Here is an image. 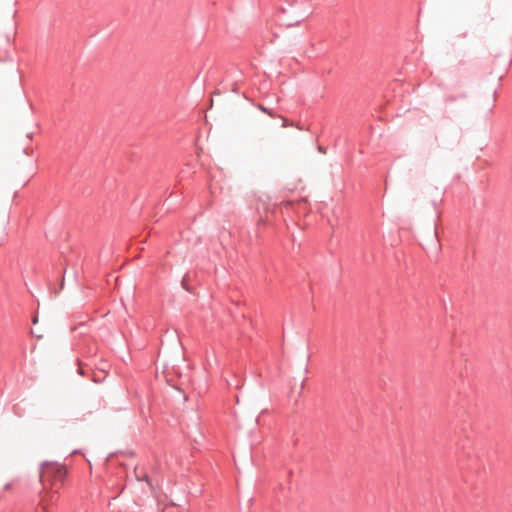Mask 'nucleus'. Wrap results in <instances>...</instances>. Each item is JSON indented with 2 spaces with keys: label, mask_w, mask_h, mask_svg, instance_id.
I'll return each mask as SVG.
<instances>
[{
  "label": "nucleus",
  "mask_w": 512,
  "mask_h": 512,
  "mask_svg": "<svg viewBox=\"0 0 512 512\" xmlns=\"http://www.w3.org/2000/svg\"><path fill=\"white\" fill-rule=\"evenodd\" d=\"M302 3H292L286 8H281L276 17V21L280 27H294L299 26L311 14L309 7H303Z\"/></svg>",
  "instance_id": "obj_1"
},
{
  "label": "nucleus",
  "mask_w": 512,
  "mask_h": 512,
  "mask_svg": "<svg viewBox=\"0 0 512 512\" xmlns=\"http://www.w3.org/2000/svg\"><path fill=\"white\" fill-rule=\"evenodd\" d=\"M420 245L427 254L437 256L441 251V243L437 232L435 221L430 222L420 230Z\"/></svg>",
  "instance_id": "obj_2"
},
{
  "label": "nucleus",
  "mask_w": 512,
  "mask_h": 512,
  "mask_svg": "<svg viewBox=\"0 0 512 512\" xmlns=\"http://www.w3.org/2000/svg\"><path fill=\"white\" fill-rule=\"evenodd\" d=\"M42 470L41 476L48 475L51 476L54 481L59 482H63L68 473L65 466L48 462L42 464Z\"/></svg>",
  "instance_id": "obj_3"
},
{
  "label": "nucleus",
  "mask_w": 512,
  "mask_h": 512,
  "mask_svg": "<svg viewBox=\"0 0 512 512\" xmlns=\"http://www.w3.org/2000/svg\"><path fill=\"white\" fill-rule=\"evenodd\" d=\"M310 356L308 354L307 348L303 347L302 352L299 358V380L301 381V388L304 385L306 377L303 376L308 372V363Z\"/></svg>",
  "instance_id": "obj_4"
},
{
  "label": "nucleus",
  "mask_w": 512,
  "mask_h": 512,
  "mask_svg": "<svg viewBox=\"0 0 512 512\" xmlns=\"http://www.w3.org/2000/svg\"><path fill=\"white\" fill-rule=\"evenodd\" d=\"M496 94H497V90L494 89L492 92H491V98L486 106V109L488 112H492L493 108L495 107V102H496Z\"/></svg>",
  "instance_id": "obj_5"
},
{
  "label": "nucleus",
  "mask_w": 512,
  "mask_h": 512,
  "mask_svg": "<svg viewBox=\"0 0 512 512\" xmlns=\"http://www.w3.org/2000/svg\"><path fill=\"white\" fill-rule=\"evenodd\" d=\"M188 280H189V274L187 273V274L183 277V279H182V281H181V285H182L183 289H185L187 292H189V293H194V289H193V287H191V286L188 284Z\"/></svg>",
  "instance_id": "obj_6"
},
{
  "label": "nucleus",
  "mask_w": 512,
  "mask_h": 512,
  "mask_svg": "<svg viewBox=\"0 0 512 512\" xmlns=\"http://www.w3.org/2000/svg\"><path fill=\"white\" fill-rule=\"evenodd\" d=\"M258 108H259L262 112L267 113L268 115H270L271 117H274V116H275V114L272 112V110H270V109L266 108V107H265V106H263L262 104H259V105H258Z\"/></svg>",
  "instance_id": "obj_7"
},
{
  "label": "nucleus",
  "mask_w": 512,
  "mask_h": 512,
  "mask_svg": "<svg viewBox=\"0 0 512 512\" xmlns=\"http://www.w3.org/2000/svg\"><path fill=\"white\" fill-rule=\"evenodd\" d=\"M77 364H78V373L82 376L85 375V371L83 369V365H82V362L80 359H77Z\"/></svg>",
  "instance_id": "obj_8"
},
{
  "label": "nucleus",
  "mask_w": 512,
  "mask_h": 512,
  "mask_svg": "<svg viewBox=\"0 0 512 512\" xmlns=\"http://www.w3.org/2000/svg\"><path fill=\"white\" fill-rule=\"evenodd\" d=\"M7 58H8V53H7V51L5 50V51H3V53L0 55V61H5V60H7Z\"/></svg>",
  "instance_id": "obj_9"
},
{
  "label": "nucleus",
  "mask_w": 512,
  "mask_h": 512,
  "mask_svg": "<svg viewBox=\"0 0 512 512\" xmlns=\"http://www.w3.org/2000/svg\"><path fill=\"white\" fill-rule=\"evenodd\" d=\"M266 223V219L262 216L259 217V219L257 220V224L258 225H264Z\"/></svg>",
  "instance_id": "obj_10"
},
{
  "label": "nucleus",
  "mask_w": 512,
  "mask_h": 512,
  "mask_svg": "<svg viewBox=\"0 0 512 512\" xmlns=\"http://www.w3.org/2000/svg\"><path fill=\"white\" fill-rule=\"evenodd\" d=\"M302 40V37L296 36L295 39L293 40V43L296 44L297 42H301Z\"/></svg>",
  "instance_id": "obj_11"
},
{
  "label": "nucleus",
  "mask_w": 512,
  "mask_h": 512,
  "mask_svg": "<svg viewBox=\"0 0 512 512\" xmlns=\"http://www.w3.org/2000/svg\"><path fill=\"white\" fill-rule=\"evenodd\" d=\"M289 125L288 119L283 118V126L286 127Z\"/></svg>",
  "instance_id": "obj_12"
},
{
  "label": "nucleus",
  "mask_w": 512,
  "mask_h": 512,
  "mask_svg": "<svg viewBox=\"0 0 512 512\" xmlns=\"http://www.w3.org/2000/svg\"><path fill=\"white\" fill-rule=\"evenodd\" d=\"M241 319L244 321V322H248L249 324H251V321H248L245 317L244 314H241Z\"/></svg>",
  "instance_id": "obj_13"
},
{
  "label": "nucleus",
  "mask_w": 512,
  "mask_h": 512,
  "mask_svg": "<svg viewBox=\"0 0 512 512\" xmlns=\"http://www.w3.org/2000/svg\"><path fill=\"white\" fill-rule=\"evenodd\" d=\"M37 321H38V316H37V315H35V316L33 317V319H32V322H33V324H36V323H37Z\"/></svg>",
  "instance_id": "obj_14"
},
{
  "label": "nucleus",
  "mask_w": 512,
  "mask_h": 512,
  "mask_svg": "<svg viewBox=\"0 0 512 512\" xmlns=\"http://www.w3.org/2000/svg\"><path fill=\"white\" fill-rule=\"evenodd\" d=\"M11 488V483H7L5 486H4V490H9Z\"/></svg>",
  "instance_id": "obj_15"
},
{
  "label": "nucleus",
  "mask_w": 512,
  "mask_h": 512,
  "mask_svg": "<svg viewBox=\"0 0 512 512\" xmlns=\"http://www.w3.org/2000/svg\"><path fill=\"white\" fill-rule=\"evenodd\" d=\"M505 63H506V66L510 65V63H511V59H510V58H508V59L505 61Z\"/></svg>",
  "instance_id": "obj_16"
},
{
  "label": "nucleus",
  "mask_w": 512,
  "mask_h": 512,
  "mask_svg": "<svg viewBox=\"0 0 512 512\" xmlns=\"http://www.w3.org/2000/svg\"><path fill=\"white\" fill-rule=\"evenodd\" d=\"M10 4L11 5H15L16 4V0H10Z\"/></svg>",
  "instance_id": "obj_17"
},
{
  "label": "nucleus",
  "mask_w": 512,
  "mask_h": 512,
  "mask_svg": "<svg viewBox=\"0 0 512 512\" xmlns=\"http://www.w3.org/2000/svg\"><path fill=\"white\" fill-rule=\"evenodd\" d=\"M318 149L320 152H324V149L321 146H319Z\"/></svg>",
  "instance_id": "obj_18"
},
{
  "label": "nucleus",
  "mask_w": 512,
  "mask_h": 512,
  "mask_svg": "<svg viewBox=\"0 0 512 512\" xmlns=\"http://www.w3.org/2000/svg\"><path fill=\"white\" fill-rule=\"evenodd\" d=\"M183 399L186 401L188 399L187 395L183 394Z\"/></svg>",
  "instance_id": "obj_19"
},
{
  "label": "nucleus",
  "mask_w": 512,
  "mask_h": 512,
  "mask_svg": "<svg viewBox=\"0 0 512 512\" xmlns=\"http://www.w3.org/2000/svg\"><path fill=\"white\" fill-rule=\"evenodd\" d=\"M259 210H260V208H259V205L257 204L256 205V211L259 213Z\"/></svg>",
  "instance_id": "obj_20"
},
{
  "label": "nucleus",
  "mask_w": 512,
  "mask_h": 512,
  "mask_svg": "<svg viewBox=\"0 0 512 512\" xmlns=\"http://www.w3.org/2000/svg\"><path fill=\"white\" fill-rule=\"evenodd\" d=\"M388 182L385 181V190L387 189Z\"/></svg>",
  "instance_id": "obj_21"
},
{
  "label": "nucleus",
  "mask_w": 512,
  "mask_h": 512,
  "mask_svg": "<svg viewBox=\"0 0 512 512\" xmlns=\"http://www.w3.org/2000/svg\"><path fill=\"white\" fill-rule=\"evenodd\" d=\"M2 244V240H0V245Z\"/></svg>",
  "instance_id": "obj_22"
}]
</instances>
